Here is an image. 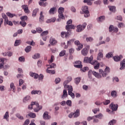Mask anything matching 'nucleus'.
I'll return each instance as SVG.
<instances>
[{
  "label": "nucleus",
  "mask_w": 125,
  "mask_h": 125,
  "mask_svg": "<svg viewBox=\"0 0 125 125\" xmlns=\"http://www.w3.org/2000/svg\"><path fill=\"white\" fill-rule=\"evenodd\" d=\"M36 31L38 32V33H42V29L41 27H38L36 28Z\"/></svg>",
  "instance_id": "61"
},
{
  "label": "nucleus",
  "mask_w": 125,
  "mask_h": 125,
  "mask_svg": "<svg viewBox=\"0 0 125 125\" xmlns=\"http://www.w3.org/2000/svg\"><path fill=\"white\" fill-rule=\"evenodd\" d=\"M65 54H66V50H62L60 53L59 56L61 57H62V56H64V55H65Z\"/></svg>",
  "instance_id": "47"
},
{
  "label": "nucleus",
  "mask_w": 125,
  "mask_h": 125,
  "mask_svg": "<svg viewBox=\"0 0 125 125\" xmlns=\"http://www.w3.org/2000/svg\"><path fill=\"white\" fill-rule=\"evenodd\" d=\"M65 104H66V105H67V106H69V107H71V106H72V101L67 100L65 102Z\"/></svg>",
  "instance_id": "49"
},
{
  "label": "nucleus",
  "mask_w": 125,
  "mask_h": 125,
  "mask_svg": "<svg viewBox=\"0 0 125 125\" xmlns=\"http://www.w3.org/2000/svg\"><path fill=\"white\" fill-rule=\"evenodd\" d=\"M117 123V121L115 120H111L109 123H108V125H114L115 124Z\"/></svg>",
  "instance_id": "44"
},
{
  "label": "nucleus",
  "mask_w": 125,
  "mask_h": 125,
  "mask_svg": "<svg viewBox=\"0 0 125 125\" xmlns=\"http://www.w3.org/2000/svg\"><path fill=\"white\" fill-rule=\"evenodd\" d=\"M20 19L21 20V21H23L25 22V20H27V19H28V17H27L26 16H23L21 17Z\"/></svg>",
  "instance_id": "54"
},
{
  "label": "nucleus",
  "mask_w": 125,
  "mask_h": 125,
  "mask_svg": "<svg viewBox=\"0 0 125 125\" xmlns=\"http://www.w3.org/2000/svg\"><path fill=\"white\" fill-rule=\"evenodd\" d=\"M95 118H97L98 119H102L103 118V115L102 113H99L98 115L95 116Z\"/></svg>",
  "instance_id": "51"
},
{
  "label": "nucleus",
  "mask_w": 125,
  "mask_h": 125,
  "mask_svg": "<svg viewBox=\"0 0 125 125\" xmlns=\"http://www.w3.org/2000/svg\"><path fill=\"white\" fill-rule=\"evenodd\" d=\"M29 75L30 77H32L34 79H37L39 78V81H42V80H43V75L42 74H41L39 76V74L36 73L30 72Z\"/></svg>",
  "instance_id": "3"
},
{
  "label": "nucleus",
  "mask_w": 125,
  "mask_h": 125,
  "mask_svg": "<svg viewBox=\"0 0 125 125\" xmlns=\"http://www.w3.org/2000/svg\"><path fill=\"white\" fill-rule=\"evenodd\" d=\"M83 62H84V63H89V64H91V65L95 63L94 60L93 61V56H91L90 57H84Z\"/></svg>",
  "instance_id": "2"
},
{
  "label": "nucleus",
  "mask_w": 125,
  "mask_h": 125,
  "mask_svg": "<svg viewBox=\"0 0 125 125\" xmlns=\"http://www.w3.org/2000/svg\"><path fill=\"white\" fill-rule=\"evenodd\" d=\"M19 61L20 62H25V58L24 57H20L19 58Z\"/></svg>",
  "instance_id": "52"
},
{
  "label": "nucleus",
  "mask_w": 125,
  "mask_h": 125,
  "mask_svg": "<svg viewBox=\"0 0 125 125\" xmlns=\"http://www.w3.org/2000/svg\"><path fill=\"white\" fill-rule=\"evenodd\" d=\"M109 32H112V31H113L114 33H118L119 29L118 27H115L113 25H110L109 27Z\"/></svg>",
  "instance_id": "16"
},
{
  "label": "nucleus",
  "mask_w": 125,
  "mask_h": 125,
  "mask_svg": "<svg viewBox=\"0 0 125 125\" xmlns=\"http://www.w3.org/2000/svg\"><path fill=\"white\" fill-rule=\"evenodd\" d=\"M40 57H41V55H40V54L37 53V54H36L35 55H34L32 57V58H33V59H38L40 58Z\"/></svg>",
  "instance_id": "45"
},
{
  "label": "nucleus",
  "mask_w": 125,
  "mask_h": 125,
  "mask_svg": "<svg viewBox=\"0 0 125 125\" xmlns=\"http://www.w3.org/2000/svg\"><path fill=\"white\" fill-rule=\"evenodd\" d=\"M48 34V31L46 30V31H43V32L41 34V36H42V37L46 36H47Z\"/></svg>",
  "instance_id": "46"
},
{
  "label": "nucleus",
  "mask_w": 125,
  "mask_h": 125,
  "mask_svg": "<svg viewBox=\"0 0 125 125\" xmlns=\"http://www.w3.org/2000/svg\"><path fill=\"white\" fill-rule=\"evenodd\" d=\"M91 73L93 75V76H95V77H96V78H98V79H101V78H102L101 75L99 74V73L95 71H89L88 73V76H90L91 75Z\"/></svg>",
  "instance_id": "10"
},
{
  "label": "nucleus",
  "mask_w": 125,
  "mask_h": 125,
  "mask_svg": "<svg viewBox=\"0 0 125 125\" xmlns=\"http://www.w3.org/2000/svg\"><path fill=\"white\" fill-rule=\"evenodd\" d=\"M59 17L61 19H64V15H63V12H64V8L60 7L58 9Z\"/></svg>",
  "instance_id": "9"
},
{
  "label": "nucleus",
  "mask_w": 125,
  "mask_h": 125,
  "mask_svg": "<svg viewBox=\"0 0 125 125\" xmlns=\"http://www.w3.org/2000/svg\"><path fill=\"white\" fill-rule=\"evenodd\" d=\"M81 80H82V78L81 77H77L75 79V83L76 84H79L80 83V82H81Z\"/></svg>",
  "instance_id": "40"
},
{
  "label": "nucleus",
  "mask_w": 125,
  "mask_h": 125,
  "mask_svg": "<svg viewBox=\"0 0 125 125\" xmlns=\"http://www.w3.org/2000/svg\"><path fill=\"white\" fill-rule=\"evenodd\" d=\"M93 123H98V120L97 119V118L95 117V116H94V119H93Z\"/></svg>",
  "instance_id": "64"
},
{
  "label": "nucleus",
  "mask_w": 125,
  "mask_h": 125,
  "mask_svg": "<svg viewBox=\"0 0 125 125\" xmlns=\"http://www.w3.org/2000/svg\"><path fill=\"white\" fill-rule=\"evenodd\" d=\"M86 27V23L84 22L83 23V25H79L77 26V32H82L83 29H85Z\"/></svg>",
  "instance_id": "11"
},
{
  "label": "nucleus",
  "mask_w": 125,
  "mask_h": 125,
  "mask_svg": "<svg viewBox=\"0 0 125 125\" xmlns=\"http://www.w3.org/2000/svg\"><path fill=\"white\" fill-rule=\"evenodd\" d=\"M74 43L76 45L78 46V47L77 49V50H78V51H79V50H81V49H82V48H83V45L80 44V41H75L74 42Z\"/></svg>",
  "instance_id": "14"
},
{
  "label": "nucleus",
  "mask_w": 125,
  "mask_h": 125,
  "mask_svg": "<svg viewBox=\"0 0 125 125\" xmlns=\"http://www.w3.org/2000/svg\"><path fill=\"white\" fill-rule=\"evenodd\" d=\"M103 57V54L101 52L99 53L97 57V60H101V58Z\"/></svg>",
  "instance_id": "43"
},
{
  "label": "nucleus",
  "mask_w": 125,
  "mask_h": 125,
  "mask_svg": "<svg viewBox=\"0 0 125 125\" xmlns=\"http://www.w3.org/2000/svg\"><path fill=\"white\" fill-rule=\"evenodd\" d=\"M121 66L120 70H124L125 69V59L121 62Z\"/></svg>",
  "instance_id": "24"
},
{
  "label": "nucleus",
  "mask_w": 125,
  "mask_h": 125,
  "mask_svg": "<svg viewBox=\"0 0 125 125\" xmlns=\"http://www.w3.org/2000/svg\"><path fill=\"white\" fill-rule=\"evenodd\" d=\"M56 67V64L53 63L50 65L49 67H47V69L54 68Z\"/></svg>",
  "instance_id": "48"
},
{
  "label": "nucleus",
  "mask_w": 125,
  "mask_h": 125,
  "mask_svg": "<svg viewBox=\"0 0 125 125\" xmlns=\"http://www.w3.org/2000/svg\"><path fill=\"white\" fill-rule=\"evenodd\" d=\"M90 0L94 1V0H84L83 2L84 3H87L88 5H91V4H92V2H91Z\"/></svg>",
  "instance_id": "34"
},
{
  "label": "nucleus",
  "mask_w": 125,
  "mask_h": 125,
  "mask_svg": "<svg viewBox=\"0 0 125 125\" xmlns=\"http://www.w3.org/2000/svg\"><path fill=\"white\" fill-rule=\"evenodd\" d=\"M93 41V38H92V37H87L86 38V42H92Z\"/></svg>",
  "instance_id": "56"
},
{
  "label": "nucleus",
  "mask_w": 125,
  "mask_h": 125,
  "mask_svg": "<svg viewBox=\"0 0 125 125\" xmlns=\"http://www.w3.org/2000/svg\"><path fill=\"white\" fill-rule=\"evenodd\" d=\"M10 88L13 92H15L16 87L15 85H14V83H10Z\"/></svg>",
  "instance_id": "32"
},
{
  "label": "nucleus",
  "mask_w": 125,
  "mask_h": 125,
  "mask_svg": "<svg viewBox=\"0 0 125 125\" xmlns=\"http://www.w3.org/2000/svg\"><path fill=\"white\" fill-rule=\"evenodd\" d=\"M49 42L51 45H54L56 43H57V41L55 40V39L51 37L50 39Z\"/></svg>",
  "instance_id": "20"
},
{
  "label": "nucleus",
  "mask_w": 125,
  "mask_h": 125,
  "mask_svg": "<svg viewBox=\"0 0 125 125\" xmlns=\"http://www.w3.org/2000/svg\"><path fill=\"white\" fill-rule=\"evenodd\" d=\"M28 116L29 117H30V118H32L33 119L36 118V117H37V115H36V113H34L33 112H30L28 114Z\"/></svg>",
  "instance_id": "39"
},
{
  "label": "nucleus",
  "mask_w": 125,
  "mask_h": 125,
  "mask_svg": "<svg viewBox=\"0 0 125 125\" xmlns=\"http://www.w3.org/2000/svg\"><path fill=\"white\" fill-rule=\"evenodd\" d=\"M31 50H32V46H27L25 49V51L27 53L30 52Z\"/></svg>",
  "instance_id": "41"
},
{
  "label": "nucleus",
  "mask_w": 125,
  "mask_h": 125,
  "mask_svg": "<svg viewBox=\"0 0 125 125\" xmlns=\"http://www.w3.org/2000/svg\"><path fill=\"white\" fill-rule=\"evenodd\" d=\"M61 81V79H60V78H56L55 80V83L56 84L59 83H60Z\"/></svg>",
  "instance_id": "63"
},
{
  "label": "nucleus",
  "mask_w": 125,
  "mask_h": 125,
  "mask_svg": "<svg viewBox=\"0 0 125 125\" xmlns=\"http://www.w3.org/2000/svg\"><path fill=\"white\" fill-rule=\"evenodd\" d=\"M75 28V25L72 24H69L65 26L66 30L67 31V32H68V33H71V34H72V30L71 29L74 30Z\"/></svg>",
  "instance_id": "12"
},
{
  "label": "nucleus",
  "mask_w": 125,
  "mask_h": 125,
  "mask_svg": "<svg viewBox=\"0 0 125 125\" xmlns=\"http://www.w3.org/2000/svg\"><path fill=\"white\" fill-rule=\"evenodd\" d=\"M55 11H56V8L55 7L51 8L49 11V13L53 15L55 13Z\"/></svg>",
  "instance_id": "29"
},
{
  "label": "nucleus",
  "mask_w": 125,
  "mask_h": 125,
  "mask_svg": "<svg viewBox=\"0 0 125 125\" xmlns=\"http://www.w3.org/2000/svg\"><path fill=\"white\" fill-rule=\"evenodd\" d=\"M111 101L109 100H106L104 102H103L104 105H108V104H110Z\"/></svg>",
  "instance_id": "58"
},
{
  "label": "nucleus",
  "mask_w": 125,
  "mask_h": 125,
  "mask_svg": "<svg viewBox=\"0 0 125 125\" xmlns=\"http://www.w3.org/2000/svg\"><path fill=\"white\" fill-rule=\"evenodd\" d=\"M2 17L3 19H4V25H8L9 26H13V23L11 21H8V18L6 16V15L4 13L2 14Z\"/></svg>",
  "instance_id": "4"
},
{
  "label": "nucleus",
  "mask_w": 125,
  "mask_h": 125,
  "mask_svg": "<svg viewBox=\"0 0 125 125\" xmlns=\"http://www.w3.org/2000/svg\"><path fill=\"white\" fill-rule=\"evenodd\" d=\"M99 111H100L99 108H95L92 110V111L93 112L94 114H97V112H99Z\"/></svg>",
  "instance_id": "60"
},
{
  "label": "nucleus",
  "mask_w": 125,
  "mask_h": 125,
  "mask_svg": "<svg viewBox=\"0 0 125 125\" xmlns=\"http://www.w3.org/2000/svg\"><path fill=\"white\" fill-rule=\"evenodd\" d=\"M44 19V16L42 15V12H41L40 13V17L39 18L40 22H43V20Z\"/></svg>",
  "instance_id": "31"
},
{
  "label": "nucleus",
  "mask_w": 125,
  "mask_h": 125,
  "mask_svg": "<svg viewBox=\"0 0 125 125\" xmlns=\"http://www.w3.org/2000/svg\"><path fill=\"white\" fill-rule=\"evenodd\" d=\"M30 99H31V97H30V96H26L25 97L23 98V102L26 103V102H28V101H29Z\"/></svg>",
  "instance_id": "33"
},
{
  "label": "nucleus",
  "mask_w": 125,
  "mask_h": 125,
  "mask_svg": "<svg viewBox=\"0 0 125 125\" xmlns=\"http://www.w3.org/2000/svg\"><path fill=\"white\" fill-rule=\"evenodd\" d=\"M113 58L114 61L118 62V61H120L122 58H123V56L120 55L119 56H115Z\"/></svg>",
  "instance_id": "25"
},
{
  "label": "nucleus",
  "mask_w": 125,
  "mask_h": 125,
  "mask_svg": "<svg viewBox=\"0 0 125 125\" xmlns=\"http://www.w3.org/2000/svg\"><path fill=\"white\" fill-rule=\"evenodd\" d=\"M23 83H24V81L22 79H20L19 80V86H21V85H22V84H23Z\"/></svg>",
  "instance_id": "62"
},
{
  "label": "nucleus",
  "mask_w": 125,
  "mask_h": 125,
  "mask_svg": "<svg viewBox=\"0 0 125 125\" xmlns=\"http://www.w3.org/2000/svg\"><path fill=\"white\" fill-rule=\"evenodd\" d=\"M33 106H36V107L34 108V112H38L40 110H42V106H40L39 103L36 102H32L31 104L28 105V109L32 110Z\"/></svg>",
  "instance_id": "1"
},
{
  "label": "nucleus",
  "mask_w": 125,
  "mask_h": 125,
  "mask_svg": "<svg viewBox=\"0 0 125 125\" xmlns=\"http://www.w3.org/2000/svg\"><path fill=\"white\" fill-rule=\"evenodd\" d=\"M75 64H78L74 65V67H75V68H79V69H82V68H83V65H82V62L80 61H77L75 62Z\"/></svg>",
  "instance_id": "17"
},
{
  "label": "nucleus",
  "mask_w": 125,
  "mask_h": 125,
  "mask_svg": "<svg viewBox=\"0 0 125 125\" xmlns=\"http://www.w3.org/2000/svg\"><path fill=\"white\" fill-rule=\"evenodd\" d=\"M20 24L22 26V27H25L27 25V23L23 21H20Z\"/></svg>",
  "instance_id": "50"
},
{
  "label": "nucleus",
  "mask_w": 125,
  "mask_h": 125,
  "mask_svg": "<svg viewBox=\"0 0 125 125\" xmlns=\"http://www.w3.org/2000/svg\"><path fill=\"white\" fill-rule=\"evenodd\" d=\"M39 12V9L36 8L33 10V13H32V16L33 17H36L37 16V13Z\"/></svg>",
  "instance_id": "35"
},
{
  "label": "nucleus",
  "mask_w": 125,
  "mask_h": 125,
  "mask_svg": "<svg viewBox=\"0 0 125 125\" xmlns=\"http://www.w3.org/2000/svg\"><path fill=\"white\" fill-rule=\"evenodd\" d=\"M68 97V93H67V90L64 89L63 91V94L62 96V98L63 99L66 98V97Z\"/></svg>",
  "instance_id": "27"
},
{
  "label": "nucleus",
  "mask_w": 125,
  "mask_h": 125,
  "mask_svg": "<svg viewBox=\"0 0 125 125\" xmlns=\"http://www.w3.org/2000/svg\"><path fill=\"white\" fill-rule=\"evenodd\" d=\"M81 53L82 55H83V56H86L87 55V53H88V50H87V48H83L82 50Z\"/></svg>",
  "instance_id": "21"
},
{
  "label": "nucleus",
  "mask_w": 125,
  "mask_h": 125,
  "mask_svg": "<svg viewBox=\"0 0 125 125\" xmlns=\"http://www.w3.org/2000/svg\"><path fill=\"white\" fill-rule=\"evenodd\" d=\"M82 11L84 13V17L85 18L89 17V11H88V7L87 6H84L82 7Z\"/></svg>",
  "instance_id": "5"
},
{
  "label": "nucleus",
  "mask_w": 125,
  "mask_h": 125,
  "mask_svg": "<svg viewBox=\"0 0 125 125\" xmlns=\"http://www.w3.org/2000/svg\"><path fill=\"white\" fill-rule=\"evenodd\" d=\"M20 40H16L15 42V46H18V45H19V44H20Z\"/></svg>",
  "instance_id": "57"
},
{
  "label": "nucleus",
  "mask_w": 125,
  "mask_h": 125,
  "mask_svg": "<svg viewBox=\"0 0 125 125\" xmlns=\"http://www.w3.org/2000/svg\"><path fill=\"white\" fill-rule=\"evenodd\" d=\"M53 60H54V56L52 55L51 56V59L48 61V63H52Z\"/></svg>",
  "instance_id": "59"
},
{
  "label": "nucleus",
  "mask_w": 125,
  "mask_h": 125,
  "mask_svg": "<svg viewBox=\"0 0 125 125\" xmlns=\"http://www.w3.org/2000/svg\"><path fill=\"white\" fill-rule=\"evenodd\" d=\"M71 81H72V77H69L68 78H67V80L65 81L63 83V86L64 88H67V86H69L68 85H67V83H70V82H71Z\"/></svg>",
  "instance_id": "18"
},
{
  "label": "nucleus",
  "mask_w": 125,
  "mask_h": 125,
  "mask_svg": "<svg viewBox=\"0 0 125 125\" xmlns=\"http://www.w3.org/2000/svg\"><path fill=\"white\" fill-rule=\"evenodd\" d=\"M105 57L106 58H110V57H113V53H108L106 55Z\"/></svg>",
  "instance_id": "53"
},
{
  "label": "nucleus",
  "mask_w": 125,
  "mask_h": 125,
  "mask_svg": "<svg viewBox=\"0 0 125 125\" xmlns=\"http://www.w3.org/2000/svg\"><path fill=\"white\" fill-rule=\"evenodd\" d=\"M110 11L111 12H116V7L114 6H108Z\"/></svg>",
  "instance_id": "30"
},
{
  "label": "nucleus",
  "mask_w": 125,
  "mask_h": 125,
  "mask_svg": "<svg viewBox=\"0 0 125 125\" xmlns=\"http://www.w3.org/2000/svg\"><path fill=\"white\" fill-rule=\"evenodd\" d=\"M99 75H102L103 77H106L107 76V73H109L110 72V68L108 67H106V68L104 70V72L103 71L102 69H99Z\"/></svg>",
  "instance_id": "6"
},
{
  "label": "nucleus",
  "mask_w": 125,
  "mask_h": 125,
  "mask_svg": "<svg viewBox=\"0 0 125 125\" xmlns=\"http://www.w3.org/2000/svg\"><path fill=\"white\" fill-rule=\"evenodd\" d=\"M6 15L7 16H8V17H9L10 18H13V17H14V16H16V15L15 14H11V13H6Z\"/></svg>",
  "instance_id": "37"
},
{
  "label": "nucleus",
  "mask_w": 125,
  "mask_h": 125,
  "mask_svg": "<svg viewBox=\"0 0 125 125\" xmlns=\"http://www.w3.org/2000/svg\"><path fill=\"white\" fill-rule=\"evenodd\" d=\"M111 95L112 96V97H117V96H118L117 95V91L115 90L112 91L111 93Z\"/></svg>",
  "instance_id": "42"
},
{
  "label": "nucleus",
  "mask_w": 125,
  "mask_h": 125,
  "mask_svg": "<svg viewBox=\"0 0 125 125\" xmlns=\"http://www.w3.org/2000/svg\"><path fill=\"white\" fill-rule=\"evenodd\" d=\"M61 36L62 38H68L69 36H71V32H62L61 33Z\"/></svg>",
  "instance_id": "13"
},
{
  "label": "nucleus",
  "mask_w": 125,
  "mask_h": 125,
  "mask_svg": "<svg viewBox=\"0 0 125 125\" xmlns=\"http://www.w3.org/2000/svg\"><path fill=\"white\" fill-rule=\"evenodd\" d=\"M67 88L68 90V95H70V96L74 99V98H75V94L73 93V86H67Z\"/></svg>",
  "instance_id": "8"
},
{
  "label": "nucleus",
  "mask_w": 125,
  "mask_h": 125,
  "mask_svg": "<svg viewBox=\"0 0 125 125\" xmlns=\"http://www.w3.org/2000/svg\"><path fill=\"white\" fill-rule=\"evenodd\" d=\"M42 91L40 90H33L31 91V94H41Z\"/></svg>",
  "instance_id": "38"
},
{
  "label": "nucleus",
  "mask_w": 125,
  "mask_h": 125,
  "mask_svg": "<svg viewBox=\"0 0 125 125\" xmlns=\"http://www.w3.org/2000/svg\"><path fill=\"white\" fill-rule=\"evenodd\" d=\"M46 73H48V74H51L52 75H54V74H55V70H48V68L46 70Z\"/></svg>",
  "instance_id": "36"
},
{
  "label": "nucleus",
  "mask_w": 125,
  "mask_h": 125,
  "mask_svg": "<svg viewBox=\"0 0 125 125\" xmlns=\"http://www.w3.org/2000/svg\"><path fill=\"white\" fill-rule=\"evenodd\" d=\"M43 118L44 120H49L50 119V116L48 115V112L46 111L44 113Z\"/></svg>",
  "instance_id": "22"
},
{
  "label": "nucleus",
  "mask_w": 125,
  "mask_h": 125,
  "mask_svg": "<svg viewBox=\"0 0 125 125\" xmlns=\"http://www.w3.org/2000/svg\"><path fill=\"white\" fill-rule=\"evenodd\" d=\"M94 62H95V63L92 65H94V68L95 70H98V69H99V67L100 66V63L98 62H97L96 60H94Z\"/></svg>",
  "instance_id": "19"
},
{
  "label": "nucleus",
  "mask_w": 125,
  "mask_h": 125,
  "mask_svg": "<svg viewBox=\"0 0 125 125\" xmlns=\"http://www.w3.org/2000/svg\"><path fill=\"white\" fill-rule=\"evenodd\" d=\"M80 116V109H77L76 111L74 112H71L68 115V117L71 119L72 117L73 118H78Z\"/></svg>",
  "instance_id": "7"
},
{
  "label": "nucleus",
  "mask_w": 125,
  "mask_h": 125,
  "mask_svg": "<svg viewBox=\"0 0 125 125\" xmlns=\"http://www.w3.org/2000/svg\"><path fill=\"white\" fill-rule=\"evenodd\" d=\"M41 2H39V4L41 6H46L47 5V2H43V1H46V0H40Z\"/></svg>",
  "instance_id": "26"
},
{
  "label": "nucleus",
  "mask_w": 125,
  "mask_h": 125,
  "mask_svg": "<svg viewBox=\"0 0 125 125\" xmlns=\"http://www.w3.org/2000/svg\"><path fill=\"white\" fill-rule=\"evenodd\" d=\"M110 107L111 109L112 110V111H117L118 110V108L119 107V105L117 104H113V103H112L110 104Z\"/></svg>",
  "instance_id": "15"
},
{
  "label": "nucleus",
  "mask_w": 125,
  "mask_h": 125,
  "mask_svg": "<svg viewBox=\"0 0 125 125\" xmlns=\"http://www.w3.org/2000/svg\"><path fill=\"white\" fill-rule=\"evenodd\" d=\"M16 117H17V118H18V119H19L20 120H23L24 119V117H23V116H21L19 113H18L16 115Z\"/></svg>",
  "instance_id": "55"
},
{
  "label": "nucleus",
  "mask_w": 125,
  "mask_h": 125,
  "mask_svg": "<svg viewBox=\"0 0 125 125\" xmlns=\"http://www.w3.org/2000/svg\"><path fill=\"white\" fill-rule=\"evenodd\" d=\"M104 20H105V16H102L97 19V21H98V22H103Z\"/></svg>",
  "instance_id": "28"
},
{
  "label": "nucleus",
  "mask_w": 125,
  "mask_h": 125,
  "mask_svg": "<svg viewBox=\"0 0 125 125\" xmlns=\"http://www.w3.org/2000/svg\"><path fill=\"white\" fill-rule=\"evenodd\" d=\"M9 113L8 111L6 112L5 114L3 116V119L6 120L7 122H9Z\"/></svg>",
  "instance_id": "23"
}]
</instances>
